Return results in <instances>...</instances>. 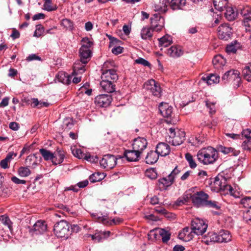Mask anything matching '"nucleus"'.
<instances>
[{
	"label": "nucleus",
	"instance_id": "f257e3e1",
	"mask_svg": "<svg viewBox=\"0 0 251 251\" xmlns=\"http://www.w3.org/2000/svg\"><path fill=\"white\" fill-rule=\"evenodd\" d=\"M211 188L212 191L229 194L235 198L240 197V193L235 191L231 185L228 184L226 178L222 176H217L215 178L213 182L211 183Z\"/></svg>",
	"mask_w": 251,
	"mask_h": 251
},
{
	"label": "nucleus",
	"instance_id": "f03ea898",
	"mask_svg": "<svg viewBox=\"0 0 251 251\" xmlns=\"http://www.w3.org/2000/svg\"><path fill=\"white\" fill-rule=\"evenodd\" d=\"M218 157V153L216 150L210 146L201 149L197 153L198 160L205 165L213 164Z\"/></svg>",
	"mask_w": 251,
	"mask_h": 251
},
{
	"label": "nucleus",
	"instance_id": "7ed1b4c3",
	"mask_svg": "<svg viewBox=\"0 0 251 251\" xmlns=\"http://www.w3.org/2000/svg\"><path fill=\"white\" fill-rule=\"evenodd\" d=\"M189 192H191L190 197L195 207L198 208L204 207L206 201L209 199V195L207 193L200 190L197 187L190 188Z\"/></svg>",
	"mask_w": 251,
	"mask_h": 251
},
{
	"label": "nucleus",
	"instance_id": "20e7f679",
	"mask_svg": "<svg viewBox=\"0 0 251 251\" xmlns=\"http://www.w3.org/2000/svg\"><path fill=\"white\" fill-rule=\"evenodd\" d=\"M70 226L66 221L61 220L54 226V232L55 235L61 238L68 239L71 235Z\"/></svg>",
	"mask_w": 251,
	"mask_h": 251
},
{
	"label": "nucleus",
	"instance_id": "39448f33",
	"mask_svg": "<svg viewBox=\"0 0 251 251\" xmlns=\"http://www.w3.org/2000/svg\"><path fill=\"white\" fill-rule=\"evenodd\" d=\"M122 158L121 155H117L116 157L111 154L104 155L100 160V167L106 170L112 169L117 164V160Z\"/></svg>",
	"mask_w": 251,
	"mask_h": 251
},
{
	"label": "nucleus",
	"instance_id": "423d86ee",
	"mask_svg": "<svg viewBox=\"0 0 251 251\" xmlns=\"http://www.w3.org/2000/svg\"><path fill=\"white\" fill-rule=\"evenodd\" d=\"M207 224L202 219L195 218L192 221L191 229L194 234L202 235L207 228Z\"/></svg>",
	"mask_w": 251,
	"mask_h": 251
},
{
	"label": "nucleus",
	"instance_id": "0eeeda50",
	"mask_svg": "<svg viewBox=\"0 0 251 251\" xmlns=\"http://www.w3.org/2000/svg\"><path fill=\"white\" fill-rule=\"evenodd\" d=\"M144 87L146 90L149 91L153 96L156 98L161 97L162 89L159 83L154 79H151L146 82Z\"/></svg>",
	"mask_w": 251,
	"mask_h": 251
},
{
	"label": "nucleus",
	"instance_id": "6e6552de",
	"mask_svg": "<svg viewBox=\"0 0 251 251\" xmlns=\"http://www.w3.org/2000/svg\"><path fill=\"white\" fill-rule=\"evenodd\" d=\"M28 228L30 234L34 236L44 234L47 230V225L44 221L38 220L32 227Z\"/></svg>",
	"mask_w": 251,
	"mask_h": 251
},
{
	"label": "nucleus",
	"instance_id": "1a4fd4ad",
	"mask_svg": "<svg viewBox=\"0 0 251 251\" xmlns=\"http://www.w3.org/2000/svg\"><path fill=\"white\" fill-rule=\"evenodd\" d=\"M173 42V38L171 36L166 34L159 39V45L161 47V50H164V52L170 56H172L173 54V46L169 48H167L170 46Z\"/></svg>",
	"mask_w": 251,
	"mask_h": 251
},
{
	"label": "nucleus",
	"instance_id": "9d476101",
	"mask_svg": "<svg viewBox=\"0 0 251 251\" xmlns=\"http://www.w3.org/2000/svg\"><path fill=\"white\" fill-rule=\"evenodd\" d=\"M217 33L220 39L228 40L232 35V28L227 23L221 24L217 28Z\"/></svg>",
	"mask_w": 251,
	"mask_h": 251
},
{
	"label": "nucleus",
	"instance_id": "9b49d317",
	"mask_svg": "<svg viewBox=\"0 0 251 251\" xmlns=\"http://www.w3.org/2000/svg\"><path fill=\"white\" fill-rule=\"evenodd\" d=\"M159 110L161 114L164 118V123L168 125H171L172 123V114L173 112L172 107L169 106L167 103L160 104Z\"/></svg>",
	"mask_w": 251,
	"mask_h": 251
},
{
	"label": "nucleus",
	"instance_id": "f8f14e48",
	"mask_svg": "<svg viewBox=\"0 0 251 251\" xmlns=\"http://www.w3.org/2000/svg\"><path fill=\"white\" fill-rule=\"evenodd\" d=\"M164 25V20L160 14H154L151 18V27L156 31H160Z\"/></svg>",
	"mask_w": 251,
	"mask_h": 251
},
{
	"label": "nucleus",
	"instance_id": "ddd939ff",
	"mask_svg": "<svg viewBox=\"0 0 251 251\" xmlns=\"http://www.w3.org/2000/svg\"><path fill=\"white\" fill-rule=\"evenodd\" d=\"M106 65L107 63L105 62L101 69L102 72L101 78L108 81H116L118 78L116 71L114 69H107L106 68Z\"/></svg>",
	"mask_w": 251,
	"mask_h": 251
},
{
	"label": "nucleus",
	"instance_id": "4468645a",
	"mask_svg": "<svg viewBox=\"0 0 251 251\" xmlns=\"http://www.w3.org/2000/svg\"><path fill=\"white\" fill-rule=\"evenodd\" d=\"M112 100L110 95L101 94L97 96L95 99L96 104L101 107H106L109 105Z\"/></svg>",
	"mask_w": 251,
	"mask_h": 251
},
{
	"label": "nucleus",
	"instance_id": "2eb2a0df",
	"mask_svg": "<svg viewBox=\"0 0 251 251\" xmlns=\"http://www.w3.org/2000/svg\"><path fill=\"white\" fill-rule=\"evenodd\" d=\"M152 8L153 10L158 12V14L164 13L168 10L169 0H154Z\"/></svg>",
	"mask_w": 251,
	"mask_h": 251
},
{
	"label": "nucleus",
	"instance_id": "dca6fc26",
	"mask_svg": "<svg viewBox=\"0 0 251 251\" xmlns=\"http://www.w3.org/2000/svg\"><path fill=\"white\" fill-rule=\"evenodd\" d=\"M148 145V142L146 138L143 137H138L134 140L132 143L133 149L140 152L141 154L143 151L146 149Z\"/></svg>",
	"mask_w": 251,
	"mask_h": 251
},
{
	"label": "nucleus",
	"instance_id": "f3484780",
	"mask_svg": "<svg viewBox=\"0 0 251 251\" xmlns=\"http://www.w3.org/2000/svg\"><path fill=\"white\" fill-rule=\"evenodd\" d=\"M185 139V132L181 128H174V146L181 145Z\"/></svg>",
	"mask_w": 251,
	"mask_h": 251
},
{
	"label": "nucleus",
	"instance_id": "a211bd4d",
	"mask_svg": "<svg viewBox=\"0 0 251 251\" xmlns=\"http://www.w3.org/2000/svg\"><path fill=\"white\" fill-rule=\"evenodd\" d=\"M141 153L136 151L135 150H126L124 151V155L122 156V159L126 158L129 162H135L139 160Z\"/></svg>",
	"mask_w": 251,
	"mask_h": 251
},
{
	"label": "nucleus",
	"instance_id": "6ab92c4d",
	"mask_svg": "<svg viewBox=\"0 0 251 251\" xmlns=\"http://www.w3.org/2000/svg\"><path fill=\"white\" fill-rule=\"evenodd\" d=\"M194 235V234L191 228L186 227L179 232L178 238L183 241L188 242L193 238Z\"/></svg>",
	"mask_w": 251,
	"mask_h": 251
},
{
	"label": "nucleus",
	"instance_id": "aec40b11",
	"mask_svg": "<svg viewBox=\"0 0 251 251\" xmlns=\"http://www.w3.org/2000/svg\"><path fill=\"white\" fill-rule=\"evenodd\" d=\"M173 171L166 177H163L158 180V185L161 190L167 189L173 184Z\"/></svg>",
	"mask_w": 251,
	"mask_h": 251
},
{
	"label": "nucleus",
	"instance_id": "412c9836",
	"mask_svg": "<svg viewBox=\"0 0 251 251\" xmlns=\"http://www.w3.org/2000/svg\"><path fill=\"white\" fill-rule=\"evenodd\" d=\"M251 129L247 128L243 130L242 131V136L244 137L246 139L242 143V147L244 150H251Z\"/></svg>",
	"mask_w": 251,
	"mask_h": 251
},
{
	"label": "nucleus",
	"instance_id": "4be33fe9",
	"mask_svg": "<svg viewBox=\"0 0 251 251\" xmlns=\"http://www.w3.org/2000/svg\"><path fill=\"white\" fill-rule=\"evenodd\" d=\"M80 59L84 64H87L90 60L92 56L91 49H86L85 47H81L79 50Z\"/></svg>",
	"mask_w": 251,
	"mask_h": 251
},
{
	"label": "nucleus",
	"instance_id": "5701e85b",
	"mask_svg": "<svg viewBox=\"0 0 251 251\" xmlns=\"http://www.w3.org/2000/svg\"><path fill=\"white\" fill-rule=\"evenodd\" d=\"M170 151L171 149L169 145L165 143H159L156 147L155 151L159 156H165L169 154Z\"/></svg>",
	"mask_w": 251,
	"mask_h": 251
},
{
	"label": "nucleus",
	"instance_id": "b1692460",
	"mask_svg": "<svg viewBox=\"0 0 251 251\" xmlns=\"http://www.w3.org/2000/svg\"><path fill=\"white\" fill-rule=\"evenodd\" d=\"M65 151L63 150L57 148L53 153L52 164L56 165L62 163L65 158Z\"/></svg>",
	"mask_w": 251,
	"mask_h": 251
},
{
	"label": "nucleus",
	"instance_id": "393cba45",
	"mask_svg": "<svg viewBox=\"0 0 251 251\" xmlns=\"http://www.w3.org/2000/svg\"><path fill=\"white\" fill-rule=\"evenodd\" d=\"M110 234L111 232L109 231H97L94 234H90L89 236H91L92 240L95 242H100L103 240L106 239L110 236Z\"/></svg>",
	"mask_w": 251,
	"mask_h": 251
},
{
	"label": "nucleus",
	"instance_id": "a878e982",
	"mask_svg": "<svg viewBox=\"0 0 251 251\" xmlns=\"http://www.w3.org/2000/svg\"><path fill=\"white\" fill-rule=\"evenodd\" d=\"M212 63L214 68L219 70L222 69L225 66L226 60L222 55L218 54L214 56Z\"/></svg>",
	"mask_w": 251,
	"mask_h": 251
},
{
	"label": "nucleus",
	"instance_id": "bb28decb",
	"mask_svg": "<svg viewBox=\"0 0 251 251\" xmlns=\"http://www.w3.org/2000/svg\"><path fill=\"white\" fill-rule=\"evenodd\" d=\"M100 85L104 92L112 93L115 91V85L111 81L101 79Z\"/></svg>",
	"mask_w": 251,
	"mask_h": 251
},
{
	"label": "nucleus",
	"instance_id": "cd10ccee",
	"mask_svg": "<svg viewBox=\"0 0 251 251\" xmlns=\"http://www.w3.org/2000/svg\"><path fill=\"white\" fill-rule=\"evenodd\" d=\"M206 140V137L203 134L198 135L195 137H192L189 139V143L192 146L196 147H199L202 143H204Z\"/></svg>",
	"mask_w": 251,
	"mask_h": 251
},
{
	"label": "nucleus",
	"instance_id": "c85d7f7f",
	"mask_svg": "<svg viewBox=\"0 0 251 251\" xmlns=\"http://www.w3.org/2000/svg\"><path fill=\"white\" fill-rule=\"evenodd\" d=\"M202 241L206 245H209L211 243L219 242L218 234L214 232H209L202 237Z\"/></svg>",
	"mask_w": 251,
	"mask_h": 251
},
{
	"label": "nucleus",
	"instance_id": "c756f323",
	"mask_svg": "<svg viewBox=\"0 0 251 251\" xmlns=\"http://www.w3.org/2000/svg\"><path fill=\"white\" fill-rule=\"evenodd\" d=\"M219 242H228L231 240V235L230 232L226 230H221L218 234Z\"/></svg>",
	"mask_w": 251,
	"mask_h": 251
},
{
	"label": "nucleus",
	"instance_id": "7c9ffc66",
	"mask_svg": "<svg viewBox=\"0 0 251 251\" xmlns=\"http://www.w3.org/2000/svg\"><path fill=\"white\" fill-rule=\"evenodd\" d=\"M153 30L151 26H144L140 32L142 39L143 40H151L152 36V31Z\"/></svg>",
	"mask_w": 251,
	"mask_h": 251
},
{
	"label": "nucleus",
	"instance_id": "2f4dec72",
	"mask_svg": "<svg viewBox=\"0 0 251 251\" xmlns=\"http://www.w3.org/2000/svg\"><path fill=\"white\" fill-rule=\"evenodd\" d=\"M240 73L237 70H231L227 71L222 76L223 80H235L239 79Z\"/></svg>",
	"mask_w": 251,
	"mask_h": 251
},
{
	"label": "nucleus",
	"instance_id": "473e14b6",
	"mask_svg": "<svg viewBox=\"0 0 251 251\" xmlns=\"http://www.w3.org/2000/svg\"><path fill=\"white\" fill-rule=\"evenodd\" d=\"M202 79L207 83L208 85H211L217 84L219 82L220 76L216 74H210L209 75L204 77L203 76Z\"/></svg>",
	"mask_w": 251,
	"mask_h": 251
},
{
	"label": "nucleus",
	"instance_id": "72a5a7b5",
	"mask_svg": "<svg viewBox=\"0 0 251 251\" xmlns=\"http://www.w3.org/2000/svg\"><path fill=\"white\" fill-rule=\"evenodd\" d=\"M86 64H84L81 61V59L75 62L73 67V72L72 75H74L78 73H82L85 71V67Z\"/></svg>",
	"mask_w": 251,
	"mask_h": 251
},
{
	"label": "nucleus",
	"instance_id": "f704fd0d",
	"mask_svg": "<svg viewBox=\"0 0 251 251\" xmlns=\"http://www.w3.org/2000/svg\"><path fill=\"white\" fill-rule=\"evenodd\" d=\"M159 155L155 151H151L149 152L145 158V161L147 164H153L157 162Z\"/></svg>",
	"mask_w": 251,
	"mask_h": 251
},
{
	"label": "nucleus",
	"instance_id": "c9c22d12",
	"mask_svg": "<svg viewBox=\"0 0 251 251\" xmlns=\"http://www.w3.org/2000/svg\"><path fill=\"white\" fill-rule=\"evenodd\" d=\"M57 79L59 82H62L64 84L69 85L70 84L71 79H72V75H68L66 73H59L57 76Z\"/></svg>",
	"mask_w": 251,
	"mask_h": 251
},
{
	"label": "nucleus",
	"instance_id": "e433bc0d",
	"mask_svg": "<svg viewBox=\"0 0 251 251\" xmlns=\"http://www.w3.org/2000/svg\"><path fill=\"white\" fill-rule=\"evenodd\" d=\"M25 164L28 167L35 168L37 166V156L36 154H30L28 155L25 160Z\"/></svg>",
	"mask_w": 251,
	"mask_h": 251
},
{
	"label": "nucleus",
	"instance_id": "4c0bfd02",
	"mask_svg": "<svg viewBox=\"0 0 251 251\" xmlns=\"http://www.w3.org/2000/svg\"><path fill=\"white\" fill-rule=\"evenodd\" d=\"M237 16V13L231 7H226V11L225 13V16L226 18L229 21H232L235 20Z\"/></svg>",
	"mask_w": 251,
	"mask_h": 251
},
{
	"label": "nucleus",
	"instance_id": "58836bf2",
	"mask_svg": "<svg viewBox=\"0 0 251 251\" xmlns=\"http://www.w3.org/2000/svg\"><path fill=\"white\" fill-rule=\"evenodd\" d=\"M228 3V0H213V5L216 9L222 11Z\"/></svg>",
	"mask_w": 251,
	"mask_h": 251
},
{
	"label": "nucleus",
	"instance_id": "ea45409f",
	"mask_svg": "<svg viewBox=\"0 0 251 251\" xmlns=\"http://www.w3.org/2000/svg\"><path fill=\"white\" fill-rule=\"evenodd\" d=\"M39 152L42 155L44 159L46 161L50 160L52 162V157L53 156V153L50 151L46 149H40Z\"/></svg>",
	"mask_w": 251,
	"mask_h": 251
},
{
	"label": "nucleus",
	"instance_id": "a19ab883",
	"mask_svg": "<svg viewBox=\"0 0 251 251\" xmlns=\"http://www.w3.org/2000/svg\"><path fill=\"white\" fill-rule=\"evenodd\" d=\"M242 73L245 79L249 82H251V62L246 66Z\"/></svg>",
	"mask_w": 251,
	"mask_h": 251
},
{
	"label": "nucleus",
	"instance_id": "79ce46f5",
	"mask_svg": "<svg viewBox=\"0 0 251 251\" xmlns=\"http://www.w3.org/2000/svg\"><path fill=\"white\" fill-rule=\"evenodd\" d=\"M158 234L162 238V241L164 243H166L170 240L171 233L164 229H160L158 230Z\"/></svg>",
	"mask_w": 251,
	"mask_h": 251
},
{
	"label": "nucleus",
	"instance_id": "37998d69",
	"mask_svg": "<svg viewBox=\"0 0 251 251\" xmlns=\"http://www.w3.org/2000/svg\"><path fill=\"white\" fill-rule=\"evenodd\" d=\"M104 177V176L103 174H101L99 172L95 173L91 175L89 177L90 181L94 183L96 182H98L103 179Z\"/></svg>",
	"mask_w": 251,
	"mask_h": 251
},
{
	"label": "nucleus",
	"instance_id": "c03bdc74",
	"mask_svg": "<svg viewBox=\"0 0 251 251\" xmlns=\"http://www.w3.org/2000/svg\"><path fill=\"white\" fill-rule=\"evenodd\" d=\"M204 207L213 208L216 210L219 209L221 207V204L217 201H209L208 199L205 203Z\"/></svg>",
	"mask_w": 251,
	"mask_h": 251
},
{
	"label": "nucleus",
	"instance_id": "a18cd8bd",
	"mask_svg": "<svg viewBox=\"0 0 251 251\" xmlns=\"http://www.w3.org/2000/svg\"><path fill=\"white\" fill-rule=\"evenodd\" d=\"M185 156L190 167L192 169L195 168L197 167V164L192 154L190 153L187 152L185 154Z\"/></svg>",
	"mask_w": 251,
	"mask_h": 251
},
{
	"label": "nucleus",
	"instance_id": "49530a36",
	"mask_svg": "<svg viewBox=\"0 0 251 251\" xmlns=\"http://www.w3.org/2000/svg\"><path fill=\"white\" fill-rule=\"evenodd\" d=\"M18 174L21 177H26L30 175L31 171L27 167H21L18 169Z\"/></svg>",
	"mask_w": 251,
	"mask_h": 251
},
{
	"label": "nucleus",
	"instance_id": "de8ad7c7",
	"mask_svg": "<svg viewBox=\"0 0 251 251\" xmlns=\"http://www.w3.org/2000/svg\"><path fill=\"white\" fill-rule=\"evenodd\" d=\"M72 152L75 156L79 159H84L86 156V153L83 152L80 149L72 148Z\"/></svg>",
	"mask_w": 251,
	"mask_h": 251
},
{
	"label": "nucleus",
	"instance_id": "09e8293b",
	"mask_svg": "<svg viewBox=\"0 0 251 251\" xmlns=\"http://www.w3.org/2000/svg\"><path fill=\"white\" fill-rule=\"evenodd\" d=\"M206 106L209 109V113L211 115L214 114L216 112L215 102H212L209 100L205 101Z\"/></svg>",
	"mask_w": 251,
	"mask_h": 251
},
{
	"label": "nucleus",
	"instance_id": "8fccbe9b",
	"mask_svg": "<svg viewBox=\"0 0 251 251\" xmlns=\"http://www.w3.org/2000/svg\"><path fill=\"white\" fill-rule=\"evenodd\" d=\"M240 13L243 16H247L251 14V7L249 5L241 6L239 8Z\"/></svg>",
	"mask_w": 251,
	"mask_h": 251
},
{
	"label": "nucleus",
	"instance_id": "3c124183",
	"mask_svg": "<svg viewBox=\"0 0 251 251\" xmlns=\"http://www.w3.org/2000/svg\"><path fill=\"white\" fill-rule=\"evenodd\" d=\"M186 4V0H174V10L182 9Z\"/></svg>",
	"mask_w": 251,
	"mask_h": 251
},
{
	"label": "nucleus",
	"instance_id": "603ef678",
	"mask_svg": "<svg viewBox=\"0 0 251 251\" xmlns=\"http://www.w3.org/2000/svg\"><path fill=\"white\" fill-rule=\"evenodd\" d=\"M240 203L244 207L248 208L249 209H250L251 208V197H246L242 199L240 201Z\"/></svg>",
	"mask_w": 251,
	"mask_h": 251
},
{
	"label": "nucleus",
	"instance_id": "864d4df0",
	"mask_svg": "<svg viewBox=\"0 0 251 251\" xmlns=\"http://www.w3.org/2000/svg\"><path fill=\"white\" fill-rule=\"evenodd\" d=\"M82 45L81 47H85L86 49H91L93 45V41L87 37L83 38L82 39Z\"/></svg>",
	"mask_w": 251,
	"mask_h": 251
},
{
	"label": "nucleus",
	"instance_id": "5fc2aeb1",
	"mask_svg": "<svg viewBox=\"0 0 251 251\" xmlns=\"http://www.w3.org/2000/svg\"><path fill=\"white\" fill-rule=\"evenodd\" d=\"M184 53L182 47L180 46L176 45L174 47V56L178 57L181 56Z\"/></svg>",
	"mask_w": 251,
	"mask_h": 251
},
{
	"label": "nucleus",
	"instance_id": "6e6d98bb",
	"mask_svg": "<svg viewBox=\"0 0 251 251\" xmlns=\"http://www.w3.org/2000/svg\"><path fill=\"white\" fill-rule=\"evenodd\" d=\"M220 151L224 154H228L231 153L232 154L234 155L237 154V153L235 152L236 151L233 148L231 147H221Z\"/></svg>",
	"mask_w": 251,
	"mask_h": 251
},
{
	"label": "nucleus",
	"instance_id": "4d7b16f0",
	"mask_svg": "<svg viewBox=\"0 0 251 251\" xmlns=\"http://www.w3.org/2000/svg\"><path fill=\"white\" fill-rule=\"evenodd\" d=\"M1 220L2 223L4 225L7 226H8V228L9 229V230L10 231H11L12 229V223L11 222V221H10L9 218L7 216L2 215V216H1Z\"/></svg>",
	"mask_w": 251,
	"mask_h": 251
},
{
	"label": "nucleus",
	"instance_id": "13d9d810",
	"mask_svg": "<svg viewBox=\"0 0 251 251\" xmlns=\"http://www.w3.org/2000/svg\"><path fill=\"white\" fill-rule=\"evenodd\" d=\"M145 175L147 177L151 179H155L157 176L156 171L153 169L147 170Z\"/></svg>",
	"mask_w": 251,
	"mask_h": 251
},
{
	"label": "nucleus",
	"instance_id": "bf43d9fd",
	"mask_svg": "<svg viewBox=\"0 0 251 251\" xmlns=\"http://www.w3.org/2000/svg\"><path fill=\"white\" fill-rule=\"evenodd\" d=\"M44 8L48 11H52L56 9L57 7L55 5H52L51 1H45L44 4Z\"/></svg>",
	"mask_w": 251,
	"mask_h": 251
},
{
	"label": "nucleus",
	"instance_id": "052dcab7",
	"mask_svg": "<svg viewBox=\"0 0 251 251\" xmlns=\"http://www.w3.org/2000/svg\"><path fill=\"white\" fill-rule=\"evenodd\" d=\"M244 25L247 31L251 30V17H247L243 20Z\"/></svg>",
	"mask_w": 251,
	"mask_h": 251
},
{
	"label": "nucleus",
	"instance_id": "680f3d73",
	"mask_svg": "<svg viewBox=\"0 0 251 251\" xmlns=\"http://www.w3.org/2000/svg\"><path fill=\"white\" fill-rule=\"evenodd\" d=\"M186 99H184L182 101V103L180 104L182 106H185L191 102L195 101V99L192 96L191 94H188L187 96H185Z\"/></svg>",
	"mask_w": 251,
	"mask_h": 251
},
{
	"label": "nucleus",
	"instance_id": "e2e57ef3",
	"mask_svg": "<svg viewBox=\"0 0 251 251\" xmlns=\"http://www.w3.org/2000/svg\"><path fill=\"white\" fill-rule=\"evenodd\" d=\"M243 218L249 224H251V208L244 213Z\"/></svg>",
	"mask_w": 251,
	"mask_h": 251
},
{
	"label": "nucleus",
	"instance_id": "0e129e2a",
	"mask_svg": "<svg viewBox=\"0 0 251 251\" xmlns=\"http://www.w3.org/2000/svg\"><path fill=\"white\" fill-rule=\"evenodd\" d=\"M62 25L67 29H72L73 27L72 22L68 19H63L61 22Z\"/></svg>",
	"mask_w": 251,
	"mask_h": 251
},
{
	"label": "nucleus",
	"instance_id": "69168bd1",
	"mask_svg": "<svg viewBox=\"0 0 251 251\" xmlns=\"http://www.w3.org/2000/svg\"><path fill=\"white\" fill-rule=\"evenodd\" d=\"M44 31V27L41 25H38L36 26V28L34 32V36L37 37H39L43 34Z\"/></svg>",
	"mask_w": 251,
	"mask_h": 251
},
{
	"label": "nucleus",
	"instance_id": "338daca9",
	"mask_svg": "<svg viewBox=\"0 0 251 251\" xmlns=\"http://www.w3.org/2000/svg\"><path fill=\"white\" fill-rule=\"evenodd\" d=\"M86 157L84 159L92 163H96L99 161L98 157L97 156L91 155L89 153H86Z\"/></svg>",
	"mask_w": 251,
	"mask_h": 251
},
{
	"label": "nucleus",
	"instance_id": "774afa93",
	"mask_svg": "<svg viewBox=\"0 0 251 251\" xmlns=\"http://www.w3.org/2000/svg\"><path fill=\"white\" fill-rule=\"evenodd\" d=\"M238 45V43H236V44H230L228 45L226 47V50L227 52H233L235 53L237 50V45Z\"/></svg>",
	"mask_w": 251,
	"mask_h": 251
}]
</instances>
